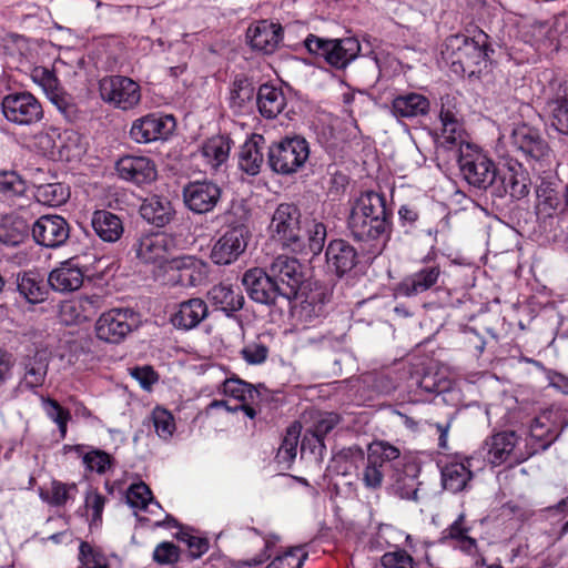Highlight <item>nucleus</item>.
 <instances>
[{
	"label": "nucleus",
	"mask_w": 568,
	"mask_h": 568,
	"mask_svg": "<svg viewBox=\"0 0 568 568\" xmlns=\"http://www.w3.org/2000/svg\"><path fill=\"white\" fill-rule=\"evenodd\" d=\"M248 229L241 224L226 230L212 246L210 258L216 265L234 263L246 250Z\"/></svg>",
	"instance_id": "13"
},
{
	"label": "nucleus",
	"mask_w": 568,
	"mask_h": 568,
	"mask_svg": "<svg viewBox=\"0 0 568 568\" xmlns=\"http://www.w3.org/2000/svg\"><path fill=\"white\" fill-rule=\"evenodd\" d=\"M265 140L260 134H253L244 142L239 152V168L248 175L260 173L264 163Z\"/></svg>",
	"instance_id": "33"
},
{
	"label": "nucleus",
	"mask_w": 568,
	"mask_h": 568,
	"mask_svg": "<svg viewBox=\"0 0 568 568\" xmlns=\"http://www.w3.org/2000/svg\"><path fill=\"white\" fill-rule=\"evenodd\" d=\"M510 144L527 160L544 161L550 155V146L538 128L526 123L516 125L510 134Z\"/></svg>",
	"instance_id": "17"
},
{
	"label": "nucleus",
	"mask_w": 568,
	"mask_h": 568,
	"mask_svg": "<svg viewBox=\"0 0 568 568\" xmlns=\"http://www.w3.org/2000/svg\"><path fill=\"white\" fill-rule=\"evenodd\" d=\"M180 559V548L171 541L160 542L153 551V560L159 565H172Z\"/></svg>",
	"instance_id": "59"
},
{
	"label": "nucleus",
	"mask_w": 568,
	"mask_h": 568,
	"mask_svg": "<svg viewBox=\"0 0 568 568\" xmlns=\"http://www.w3.org/2000/svg\"><path fill=\"white\" fill-rule=\"evenodd\" d=\"M36 200L48 206H60L70 197V189L60 182L44 183L36 186Z\"/></svg>",
	"instance_id": "41"
},
{
	"label": "nucleus",
	"mask_w": 568,
	"mask_h": 568,
	"mask_svg": "<svg viewBox=\"0 0 568 568\" xmlns=\"http://www.w3.org/2000/svg\"><path fill=\"white\" fill-rule=\"evenodd\" d=\"M305 48L312 54L323 57L336 69L346 68L359 53L361 44L355 38L323 39L308 34L304 41Z\"/></svg>",
	"instance_id": "9"
},
{
	"label": "nucleus",
	"mask_w": 568,
	"mask_h": 568,
	"mask_svg": "<svg viewBox=\"0 0 568 568\" xmlns=\"http://www.w3.org/2000/svg\"><path fill=\"white\" fill-rule=\"evenodd\" d=\"M126 501L133 508L146 509L150 504H154L156 507H161L158 501L154 500L150 487L139 481L132 484L126 493Z\"/></svg>",
	"instance_id": "48"
},
{
	"label": "nucleus",
	"mask_w": 568,
	"mask_h": 568,
	"mask_svg": "<svg viewBox=\"0 0 568 568\" xmlns=\"http://www.w3.org/2000/svg\"><path fill=\"white\" fill-rule=\"evenodd\" d=\"M307 558V552L301 546L292 547L275 557L266 568H301Z\"/></svg>",
	"instance_id": "54"
},
{
	"label": "nucleus",
	"mask_w": 568,
	"mask_h": 568,
	"mask_svg": "<svg viewBox=\"0 0 568 568\" xmlns=\"http://www.w3.org/2000/svg\"><path fill=\"white\" fill-rule=\"evenodd\" d=\"M275 281L268 271L261 267L250 268L242 276V284L253 302L283 313L291 308L292 303Z\"/></svg>",
	"instance_id": "4"
},
{
	"label": "nucleus",
	"mask_w": 568,
	"mask_h": 568,
	"mask_svg": "<svg viewBox=\"0 0 568 568\" xmlns=\"http://www.w3.org/2000/svg\"><path fill=\"white\" fill-rule=\"evenodd\" d=\"M32 237L43 247L58 248L69 240L70 225L61 215H42L32 225Z\"/></svg>",
	"instance_id": "19"
},
{
	"label": "nucleus",
	"mask_w": 568,
	"mask_h": 568,
	"mask_svg": "<svg viewBox=\"0 0 568 568\" xmlns=\"http://www.w3.org/2000/svg\"><path fill=\"white\" fill-rule=\"evenodd\" d=\"M84 271L70 258L49 273V287L54 292L70 293L79 290L83 284Z\"/></svg>",
	"instance_id": "27"
},
{
	"label": "nucleus",
	"mask_w": 568,
	"mask_h": 568,
	"mask_svg": "<svg viewBox=\"0 0 568 568\" xmlns=\"http://www.w3.org/2000/svg\"><path fill=\"white\" fill-rule=\"evenodd\" d=\"M170 243L171 240L163 233L145 235L136 244V256L144 263H168Z\"/></svg>",
	"instance_id": "30"
},
{
	"label": "nucleus",
	"mask_w": 568,
	"mask_h": 568,
	"mask_svg": "<svg viewBox=\"0 0 568 568\" xmlns=\"http://www.w3.org/2000/svg\"><path fill=\"white\" fill-rule=\"evenodd\" d=\"M27 191V183L13 170H0V193L4 196H20Z\"/></svg>",
	"instance_id": "49"
},
{
	"label": "nucleus",
	"mask_w": 568,
	"mask_h": 568,
	"mask_svg": "<svg viewBox=\"0 0 568 568\" xmlns=\"http://www.w3.org/2000/svg\"><path fill=\"white\" fill-rule=\"evenodd\" d=\"M339 422L341 417L336 413H320L310 429L324 442L325 436L331 433Z\"/></svg>",
	"instance_id": "57"
},
{
	"label": "nucleus",
	"mask_w": 568,
	"mask_h": 568,
	"mask_svg": "<svg viewBox=\"0 0 568 568\" xmlns=\"http://www.w3.org/2000/svg\"><path fill=\"white\" fill-rule=\"evenodd\" d=\"M28 229L23 217L13 214L4 215L0 221V242L17 246L26 239Z\"/></svg>",
	"instance_id": "38"
},
{
	"label": "nucleus",
	"mask_w": 568,
	"mask_h": 568,
	"mask_svg": "<svg viewBox=\"0 0 568 568\" xmlns=\"http://www.w3.org/2000/svg\"><path fill=\"white\" fill-rule=\"evenodd\" d=\"M139 326V315L131 308H111L95 322V335L100 341L119 344Z\"/></svg>",
	"instance_id": "11"
},
{
	"label": "nucleus",
	"mask_w": 568,
	"mask_h": 568,
	"mask_svg": "<svg viewBox=\"0 0 568 568\" xmlns=\"http://www.w3.org/2000/svg\"><path fill=\"white\" fill-rule=\"evenodd\" d=\"M458 165L464 180L479 190H494L499 171L494 161L469 143L459 148Z\"/></svg>",
	"instance_id": "5"
},
{
	"label": "nucleus",
	"mask_w": 568,
	"mask_h": 568,
	"mask_svg": "<svg viewBox=\"0 0 568 568\" xmlns=\"http://www.w3.org/2000/svg\"><path fill=\"white\" fill-rule=\"evenodd\" d=\"M568 427V410L559 406H550L541 410L531 422L527 438L529 457L548 449Z\"/></svg>",
	"instance_id": "3"
},
{
	"label": "nucleus",
	"mask_w": 568,
	"mask_h": 568,
	"mask_svg": "<svg viewBox=\"0 0 568 568\" xmlns=\"http://www.w3.org/2000/svg\"><path fill=\"white\" fill-rule=\"evenodd\" d=\"M246 37L254 50L271 54L283 39V28L281 24L262 20L248 28Z\"/></svg>",
	"instance_id": "26"
},
{
	"label": "nucleus",
	"mask_w": 568,
	"mask_h": 568,
	"mask_svg": "<svg viewBox=\"0 0 568 568\" xmlns=\"http://www.w3.org/2000/svg\"><path fill=\"white\" fill-rule=\"evenodd\" d=\"M241 353L248 364L257 365L266 361L268 348L264 344L252 343L246 345Z\"/></svg>",
	"instance_id": "64"
},
{
	"label": "nucleus",
	"mask_w": 568,
	"mask_h": 568,
	"mask_svg": "<svg viewBox=\"0 0 568 568\" xmlns=\"http://www.w3.org/2000/svg\"><path fill=\"white\" fill-rule=\"evenodd\" d=\"M72 490H77L75 484H64L59 480H52L50 491H41L40 497L51 506L61 507L67 504Z\"/></svg>",
	"instance_id": "52"
},
{
	"label": "nucleus",
	"mask_w": 568,
	"mask_h": 568,
	"mask_svg": "<svg viewBox=\"0 0 568 568\" xmlns=\"http://www.w3.org/2000/svg\"><path fill=\"white\" fill-rule=\"evenodd\" d=\"M537 210L551 216L561 209L562 201L557 190V185L550 181L541 180L536 186Z\"/></svg>",
	"instance_id": "40"
},
{
	"label": "nucleus",
	"mask_w": 568,
	"mask_h": 568,
	"mask_svg": "<svg viewBox=\"0 0 568 568\" xmlns=\"http://www.w3.org/2000/svg\"><path fill=\"white\" fill-rule=\"evenodd\" d=\"M78 308H81L84 322L90 321L103 305V297L98 294L78 297Z\"/></svg>",
	"instance_id": "63"
},
{
	"label": "nucleus",
	"mask_w": 568,
	"mask_h": 568,
	"mask_svg": "<svg viewBox=\"0 0 568 568\" xmlns=\"http://www.w3.org/2000/svg\"><path fill=\"white\" fill-rule=\"evenodd\" d=\"M300 435L301 425L298 423H294L287 427L276 454V459L280 464L290 466L294 462L297 454Z\"/></svg>",
	"instance_id": "44"
},
{
	"label": "nucleus",
	"mask_w": 568,
	"mask_h": 568,
	"mask_svg": "<svg viewBox=\"0 0 568 568\" xmlns=\"http://www.w3.org/2000/svg\"><path fill=\"white\" fill-rule=\"evenodd\" d=\"M152 420L156 434L163 438L169 439L175 430V423L172 414L164 408H155L152 413Z\"/></svg>",
	"instance_id": "55"
},
{
	"label": "nucleus",
	"mask_w": 568,
	"mask_h": 568,
	"mask_svg": "<svg viewBox=\"0 0 568 568\" xmlns=\"http://www.w3.org/2000/svg\"><path fill=\"white\" fill-rule=\"evenodd\" d=\"M446 51L452 52L453 64H459L464 72L474 74L487 67L489 53L494 50L488 44V36L478 30L473 37L453 34L446 39Z\"/></svg>",
	"instance_id": "2"
},
{
	"label": "nucleus",
	"mask_w": 568,
	"mask_h": 568,
	"mask_svg": "<svg viewBox=\"0 0 568 568\" xmlns=\"http://www.w3.org/2000/svg\"><path fill=\"white\" fill-rule=\"evenodd\" d=\"M417 468L414 464L396 465L390 473V486L395 495L402 499H417Z\"/></svg>",
	"instance_id": "32"
},
{
	"label": "nucleus",
	"mask_w": 568,
	"mask_h": 568,
	"mask_svg": "<svg viewBox=\"0 0 568 568\" xmlns=\"http://www.w3.org/2000/svg\"><path fill=\"white\" fill-rule=\"evenodd\" d=\"M260 114L265 119H275L286 106V98L281 87L262 84L256 93Z\"/></svg>",
	"instance_id": "35"
},
{
	"label": "nucleus",
	"mask_w": 568,
	"mask_h": 568,
	"mask_svg": "<svg viewBox=\"0 0 568 568\" xmlns=\"http://www.w3.org/2000/svg\"><path fill=\"white\" fill-rule=\"evenodd\" d=\"M530 178L527 170L519 162H509L506 170L499 172L493 195L504 197L509 195L513 200H521L530 192Z\"/></svg>",
	"instance_id": "20"
},
{
	"label": "nucleus",
	"mask_w": 568,
	"mask_h": 568,
	"mask_svg": "<svg viewBox=\"0 0 568 568\" xmlns=\"http://www.w3.org/2000/svg\"><path fill=\"white\" fill-rule=\"evenodd\" d=\"M59 139L61 140L60 156L71 161L80 158L84 153V146L81 142V135L73 131H64Z\"/></svg>",
	"instance_id": "51"
},
{
	"label": "nucleus",
	"mask_w": 568,
	"mask_h": 568,
	"mask_svg": "<svg viewBox=\"0 0 568 568\" xmlns=\"http://www.w3.org/2000/svg\"><path fill=\"white\" fill-rule=\"evenodd\" d=\"M24 375L23 383L29 388L41 386L48 373V363L38 354L26 357L23 361Z\"/></svg>",
	"instance_id": "43"
},
{
	"label": "nucleus",
	"mask_w": 568,
	"mask_h": 568,
	"mask_svg": "<svg viewBox=\"0 0 568 568\" xmlns=\"http://www.w3.org/2000/svg\"><path fill=\"white\" fill-rule=\"evenodd\" d=\"M255 94L253 82L243 74L234 78L230 88V106L242 110L247 103L252 102Z\"/></svg>",
	"instance_id": "42"
},
{
	"label": "nucleus",
	"mask_w": 568,
	"mask_h": 568,
	"mask_svg": "<svg viewBox=\"0 0 568 568\" xmlns=\"http://www.w3.org/2000/svg\"><path fill=\"white\" fill-rule=\"evenodd\" d=\"M222 393L243 403L253 400L258 396V392L252 384L246 383L239 377L226 378L222 384Z\"/></svg>",
	"instance_id": "45"
},
{
	"label": "nucleus",
	"mask_w": 568,
	"mask_h": 568,
	"mask_svg": "<svg viewBox=\"0 0 568 568\" xmlns=\"http://www.w3.org/2000/svg\"><path fill=\"white\" fill-rule=\"evenodd\" d=\"M87 469L98 474H104L114 464L113 457L104 450L92 448L82 457Z\"/></svg>",
	"instance_id": "53"
},
{
	"label": "nucleus",
	"mask_w": 568,
	"mask_h": 568,
	"mask_svg": "<svg viewBox=\"0 0 568 568\" xmlns=\"http://www.w3.org/2000/svg\"><path fill=\"white\" fill-rule=\"evenodd\" d=\"M50 100L69 122L78 118L79 110L69 94L57 91L51 94Z\"/></svg>",
	"instance_id": "60"
},
{
	"label": "nucleus",
	"mask_w": 568,
	"mask_h": 568,
	"mask_svg": "<svg viewBox=\"0 0 568 568\" xmlns=\"http://www.w3.org/2000/svg\"><path fill=\"white\" fill-rule=\"evenodd\" d=\"M464 134L465 128L463 121L442 123V136L445 143L450 145L460 144V146H465Z\"/></svg>",
	"instance_id": "62"
},
{
	"label": "nucleus",
	"mask_w": 568,
	"mask_h": 568,
	"mask_svg": "<svg viewBox=\"0 0 568 568\" xmlns=\"http://www.w3.org/2000/svg\"><path fill=\"white\" fill-rule=\"evenodd\" d=\"M393 212L386 196L366 191L355 200L347 217V230L356 242L369 244L379 254L390 237Z\"/></svg>",
	"instance_id": "1"
},
{
	"label": "nucleus",
	"mask_w": 568,
	"mask_h": 568,
	"mask_svg": "<svg viewBox=\"0 0 568 568\" xmlns=\"http://www.w3.org/2000/svg\"><path fill=\"white\" fill-rule=\"evenodd\" d=\"M325 263L328 274L342 278L348 275L359 263V255L348 241L334 239L325 248Z\"/></svg>",
	"instance_id": "21"
},
{
	"label": "nucleus",
	"mask_w": 568,
	"mask_h": 568,
	"mask_svg": "<svg viewBox=\"0 0 568 568\" xmlns=\"http://www.w3.org/2000/svg\"><path fill=\"white\" fill-rule=\"evenodd\" d=\"M1 110L8 122L19 126H32L44 116L41 102L28 91H16L4 95Z\"/></svg>",
	"instance_id": "10"
},
{
	"label": "nucleus",
	"mask_w": 568,
	"mask_h": 568,
	"mask_svg": "<svg viewBox=\"0 0 568 568\" xmlns=\"http://www.w3.org/2000/svg\"><path fill=\"white\" fill-rule=\"evenodd\" d=\"M233 141L229 135L217 134L209 138L201 146V154L206 164L217 170L230 156Z\"/></svg>",
	"instance_id": "37"
},
{
	"label": "nucleus",
	"mask_w": 568,
	"mask_h": 568,
	"mask_svg": "<svg viewBox=\"0 0 568 568\" xmlns=\"http://www.w3.org/2000/svg\"><path fill=\"white\" fill-rule=\"evenodd\" d=\"M206 297L215 310L223 312L227 317H232L245 304L241 288L226 283L213 285L207 291Z\"/></svg>",
	"instance_id": "25"
},
{
	"label": "nucleus",
	"mask_w": 568,
	"mask_h": 568,
	"mask_svg": "<svg viewBox=\"0 0 568 568\" xmlns=\"http://www.w3.org/2000/svg\"><path fill=\"white\" fill-rule=\"evenodd\" d=\"M42 407L47 416L57 424L62 438L67 435L68 423L71 419L69 409L62 407L58 400L42 397Z\"/></svg>",
	"instance_id": "47"
},
{
	"label": "nucleus",
	"mask_w": 568,
	"mask_h": 568,
	"mask_svg": "<svg viewBox=\"0 0 568 568\" xmlns=\"http://www.w3.org/2000/svg\"><path fill=\"white\" fill-rule=\"evenodd\" d=\"M300 219L301 212L296 205L282 203L275 210L270 224L272 237L294 253H303L306 248Z\"/></svg>",
	"instance_id": "6"
},
{
	"label": "nucleus",
	"mask_w": 568,
	"mask_h": 568,
	"mask_svg": "<svg viewBox=\"0 0 568 568\" xmlns=\"http://www.w3.org/2000/svg\"><path fill=\"white\" fill-rule=\"evenodd\" d=\"M469 530L470 528L466 525V515L462 513L454 523L443 530L440 541L447 542L452 540L457 544L468 535Z\"/></svg>",
	"instance_id": "58"
},
{
	"label": "nucleus",
	"mask_w": 568,
	"mask_h": 568,
	"mask_svg": "<svg viewBox=\"0 0 568 568\" xmlns=\"http://www.w3.org/2000/svg\"><path fill=\"white\" fill-rule=\"evenodd\" d=\"M544 112L558 133L568 135V82H551Z\"/></svg>",
	"instance_id": "23"
},
{
	"label": "nucleus",
	"mask_w": 568,
	"mask_h": 568,
	"mask_svg": "<svg viewBox=\"0 0 568 568\" xmlns=\"http://www.w3.org/2000/svg\"><path fill=\"white\" fill-rule=\"evenodd\" d=\"M91 225L95 234L104 242L119 241L124 232L121 219L106 210H98L92 214Z\"/></svg>",
	"instance_id": "36"
},
{
	"label": "nucleus",
	"mask_w": 568,
	"mask_h": 568,
	"mask_svg": "<svg viewBox=\"0 0 568 568\" xmlns=\"http://www.w3.org/2000/svg\"><path fill=\"white\" fill-rule=\"evenodd\" d=\"M398 221L406 234H410L418 227L420 215L416 206L404 204L398 210Z\"/></svg>",
	"instance_id": "61"
},
{
	"label": "nucleus",
	"mask_w": 568,
	"mask_h": 568,
	"mask_svg": "<svg viewBox=\"0 0 568 568\" xmlns=\"http://www.w3.org/2000/svg\"><path fill=\"white\" fill-rule=\"evenodd\" d=\"M101 99L121 110H131L141 101L140 85L124 75L104 77L99 82Z\"/></svg>",
	"instance_id": "12"
},
{
	"label": "nucleus",
	"mask_w": 568,
	"mask_h": 568,
	"mask_svg": "<svg viewBox=\"0 0 568 568\" xmlns=\"http://www.w3.org/2000/svg\"><path fill=\"white\" fill-rule=\"evenodd\" d=\"M17 291L29 304L36 305L48 300L50 287L48 278L33 271L17 274Z\"/></svg>",
	"instance_id": "29"
},
{
	"label": "nucleus",
	"mask_w": 568,
	"mask_h": 568,
	"mask_svg": "<svg viewBox=\"0 0 568 568\" xmlns=\"http://www.w3.org/2000/svg\"><path fill=\"white\" fill-rule=\"evenodd\" d=\"M140 214L148 223L163 227L174 219L175 210L168 197L152 195L141 204Z\"/></svg>",
	"instance_id": "31"
},
{
	"label": "nucleus",
	"mask_w": 568,
	"mask_h": 568,
	"mask_svg": "<svg viewBox=\"0 0 568 568\" xmlns=\"http://www.w3.org/2000/svg\"><path fill=\"white\" fill-rule=\"evenodd\" d=\"M471 477V470L464 463H450L442 469L443 486L454 494L464 490Z\"/></svg>",
	"instance_id": "39"
},
{
	"label": "nucleus",
	"mask_w": 568,
	"mask_h": 568,
	"mask_svg": "<svg viewBox=\"0 0 568 568\" xmlns=\"http://www.w3.org/2000/svg\"><path fill=\"white\" fill-rule=\"evenodd\" d=\"M519 437L514 430H504L493 434L485 442L487 459L494 466L504 463L519 465L529 458V454L517 448Z\"/></svg>",
	"instance_id": "14"
},
{
	"label": "nucleus",
	"mask_w": 568,
	"mask_h": 568,
	"mask_svg": "<svg viewBox=\"0 0 568 568\" xmlns=\"http://www.w3.org/2000/svg\"><path fill=\"white\" fill-rule=\"evenodd\" d=\"M310 158V144L305 138L286 136L278 143L268 148L267 159L270 168L283 175L297 172Z\"/></svg>",
	"instance_id": "7"
},
{
	"label": "nucleus",
	"mask_w": 568,
	"mask_h": 568,
	"mask_svg": "<svg viewBox=\"0 0 568 568\" xmlns=\"http://www.w3.org/2000/svg\"><path fill=\"white\" fill-rule=\"evenodd\" d=\"M430 112L429 99L418 92H403L395 95L390 103V113L397 120H414Z\"/></svg>",
	"instance_id": "24"
},
{
	"label": "nucleus",
	"mask_w": 568,
	"mask_h": 568,
	"mask_svg": "<svg viewBox=\"0 0 568 568\" xmlns=\"http://www.w3.org/2000/svg\"><path fill=\"white\" fill-rule=\"evenodd\" d=\"M396 465H403L399 449L387 442H374L368 446L367 462L363 471V483L369 489H378L383 478Z\"/></svg>",
	"instance_id": "8"
},
{
	"label": "nucleus",
	"mask_w": 568,
	"mask_h": 568,
	"mask_svg": "<svg viewBox=\"0 0 568 568\" xmlns=\"http://www.w3.org/2000/svg\"><path fill=\"white\" fill-rule=\"evenodd\" d=\"M207 315L205 301L193 297L180 303L178 312L172 316V323L175 327L187 331L196 327Z\"/></svg>",
	"instance_id": "34"
},
{
	"label": "nucleus",
	"mask_w": 568,
	"mask_h": 568,
	"mask_svg": "<svg viewBox=\"0 0 568 568\" xmlns=\"http://www.w3.org/2000/svg\"><path fill=\"white\" fill-rule=\"evenodd\" d=\"M306 250L313 255H318L325 244L327 231L326 225L322 222L313 221L306 231H303Z\"/></svg>",
	"instance_id": "50"
},
{
	"label": "nucleus",
	"mask_w": 568,
	"mask_h": 568,
	"mask_svg": "<svg viewBox=\"0 0 568 568\" xmlns=\"http://www.w3.org/2000/svg\"><path fill=\"white\" fill-rule=\"evenodd\" d=\"M114 169L119 179L136 186L149 185L158 178L155 162L145 155H123Z\"/></svg>",
	"instance_id": "18"
},
{
	"label": "nucleus",
	"mask_w": 568,
	"mask_h": 568,
	"mask_svg": "<svg viewBox=\"0 0 568 568\" xmlns=\"http://www.w3.org/2000/svg\"><path fill=\"white\" fill-rule=\"evenodd\" d=\"M381 564L384 568H416L413 557L400 548L385 552L381 558Z\"/></svg>",
	"instance_id": "56"
},
{
	"label": "nucleus",
	"mask_w": 568,
	"mask_h": 568,
	"mask_svg": "<svg viewBox=\"0 0 568 568\" xmlns=\"http://www.w3.org/2000/svg\"><path fill=\"white\" fill-rule=\"evenodd\" d=\"M268 272L291 302L296 298L304 280L302 265L296 258L280 255L272 262Z\"/></svg>",
	"instance_id": "22"
},
{
	"label": "nucleus",
	"mask_w": 568,
	"mask_h": 568,
	"mask_svg": "<svg viewBox=\"0 0 568 568\" xmlns=\"http://www.w3.org/2000/svg\"><path fill=\"white\" fill-rule=\"evenodd\" d=\"M329 301V294L325 291L312 292L301 303L300 314L305 321L312 322L324 314V306Z\"/></svg>",
	"instance_id": "46"
},
{
	"label": "nucleus",
	"mask_w": 568,
	"mask_h": 568,
	"mask_svg": "<svg viewBox=\"0 0 568 568\" xmlns=\"http://www.w3.org/2000/svg\"><path fill=\"white\" fill-rule=\"evenodd\" d=\"M175 129L171 114L149 113L132 122L130 138L140 144L166 140Z\"/></svg>",
	"instance_id": "15"
},
{
	"label": "nucleus",
	"mask_w": 568,
	"mask_h": 568,
	"mask_svg": "<svg viewBox=\"0 0 568 568\" xmlns=\"http://www.w3.org/2000/svg\"><path fill=\"white\" fill-rule=\"evenodd\" d=\"M184 205L195 214L212 212L221 201L222 189L210 180L191 181L182 190Z\"/></svg>",
	"instance_id": "16"
},
{
	"label": "nucleus",
	"mask_w": 568,
	"mask_h": 568,
	"mask_svg": "<svg viewBox=\"0 0 568 568\" xmlns=\"http://www.w3.org/2000/svg\"><path fill=\"white\" fill-rule=\"evenodd\" d=\"M442 275L437 264L424 265L412 275L405 277L398 285V292L404 296H415L433 288Z\"/></svg>",
	"instance_id": "28"
}]
</instances>
